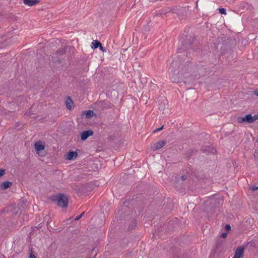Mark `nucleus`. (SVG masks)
I'll return each instance as SVG.
<instances>
[{
  "instance_id": "obj_23",
  "label": "nucleus",
  "mask_w": 258,
  "mask_h": 258,
  "mask_svg": "<svg viewBox=\"0 0 258 258\" xmlns=\"http://www.w3.org/2000/svg\"><path fill=\"white\" fill-rule=\"evenodd\" d=\"M6 173V170L4 169H0V177L3 176Z\"/></svg>"
},
{
  "instance_id": "obj_7",
  "label": "nucleus",
  "mask_w": 258,
  "mask_h": 258,
  "mask_svg": "<svg viewBox=\"0 0 258 258\" xmlns=\"http://www.w3.org/2000/svg\"><path fill=\"white\" fill-rule=\"evenodd\" d=\"M239 121L241 122H246L251 123L253 122V120H252L251 114H248L245 116L240 118Z\"/></svg>"
},
{
  "instance_id": "obj_15",
  "label": "nucleus",
  "mask_w": 258,
  "mask_h": 258,
  "mask_svg": "<svg viewBox=\"0 0 258 258\" xmlns=\"http://www.w3.org/2000/svg\"><path fill=\"white\" fill-rule=\"evenodd\" d=\"M72 104H73V102L71 98L69 96L67 97V100H66V107L68 109L71 110L72 109V106L71 105Z\"/></svg>"
},
{
  "instance_id": "obj_25",
  "label": "nucleus",
  "mask_w": 258,
  "mask_h": 258,
  "mask_svg": "<svg viewBox=\"0 0 258 258\" xmlns=\"http://www.w3.org/2000/svg\"><path fill=\"white\" fill-rule=\"evenodd\" d=\"M163 127H164V126L162 125L161 127L155 129L154 131V132L155 133V132H157L161 131L162 130H163Z\"/></svg>"
},
{
  "instance_id": "obj_1",
  "label": "nucleus",
  "mask_w": 258,
  "mask_h": 258,
  "mask_svg": "<svg viewBox=\"0 0 258 258\" xmlns=\"http://www.w3.org/2000/svg\"><path fill=\"white\" fill-rule=\"evenodd\" d=\"M177 64L176 61L172 62L171 66L169 69L171 70L170 73V78L172 82L178 83L183 81L184 76L181 73H179V71L174 69V67H176Z\"/></svg>"
},
{
  "instance_id": "obj_22",
  "label": "nucleus",
  "mask_w": 258,
  "mask_h": 258,
  "mask_svg": "<svg viewBox=\"0 0 258 258\" xmlns=\"http://www.w3.org/2000/svg\"><path fill=\"white\" fill-rule=\"evenodd\" d=\"M127 51V48H122L120 50L121 53L123 55H125V53Z\"/></svg>"
},
{
  "instance_id": "obj_3",
  "label": "nucleus",
  "mask_w": 258,
  "mask_h": 258,
  "mask_svg": "<svg viewBox=\"0 0 258 258\" xmlns=\"http://www.w3.org/2000/svg\"><path fill=\"white\" fill-rule=\"evenodd\" d=\"M66 51L63 48L60 49L53 53L51 56V61L53 62L60 63L61 59L62 58L63 55L65 54Z\"/></svg>"
},
{
  "instance_id": "obj_29",
  "label": "nucleus",
  "mask_w": 258,
  "mask_h": 258,
  "mask_svg": "<svg viewBox=\"0 0 258 258\" xmlns=\"http://www.w3.org/2000/svg\"><path fill=\"white\" fill-rule=\"evenodd\" d=\"M30 258H36V257L32 252H31L30 255Z\"/></svg>"
},
{
  "instance_id": "obj_30",
  "label": "nucleus",
  "mask_w": 258,
  "mask_h": 258,
  "mask_svg": "<svg viewBox=\"0 0 258 258\" xmlns=\"http://www.w3.org/2000/svg\"><path fill=\"white\" fill-rule=\"evenodd\" d=\"M226 236H227V233H223L221 235V237H223V238H225L226 237Z\"/></svg>"
},
{
  "instance_id": "obj_8",
  "label": "nucleus",
  "mask_w": 258,
  "mask_h": 258,
  "mask_svg": "<svg viewBox=\"0 0 258 258\" xmlns=\"http://www.w3.org/2000/svg\"><path fill=\"white\" fill-rule=\"evenodd\" d=\"M6 211L7 212L10 211L12 212V215H17L18 213V210L16 208V206L15 205H13L10 206L9 207H7L6 210H4V212Z\"/></svg>"
},
{
  "instance_id": "obj_35",
  "label": "nucleus",
  "mask_w": 258,
  "mask_h": 258,
  "mask_svg": "<svg viewBox=\"0 0 258 258\" xmlns=\"http://www.w3.org/2000/svg\"><path fill=\"white\" fill-rule=\"evenodd\" d=\"M257 142H258V139H257Z\"/></svg>"
},
{
  "instance_id": "obj_21",
  "label": "nucleus",
  "mask_w": 258,
  "mask_h": 258,
  "mask_svg": "<svg viewBox=\"0 0 258 258\" xmlns=\"http://www.w3.org/2000/svg\"><path fill=\"white\" fill-rule=\"evenodd\" d=\"M7 41V40H6L5 41V43H2V42H1V43H0V48H2L6 46V45L8 44V43H6Z\"/></svg>"
},
{
  "instance_id": "obj_32",
  "label": "nucleus",
  "mask_w": 258,
  "mask_h": 258,
  "mask_svg": "<svg viewBox=\"0 0 258 258\" xmlns=\"http://www.w3.org/2000/svg\"><path fill=\"white\" fill-rule=\"evenodd\" d=\"M132 223L133 224V225H135V224H136V221L135 220H134L133 221H132Z\"/></svg>"
},
{
  "instance_id": "obj_6",
  "label": "nucleus",
  "mask_w": 258,
  "mask_h": 258,
  "mask_svg": "<svg viewBox=\"0 0 258 258\" xmlns=\"http://www.w3.org/2000/svg\"><path fill=\"white\" fill-rule=\"evenodd\" d=\"M166 144V142L164 141H161L158 142L154 144L152 147V149L153 151H157L163 147H164Z\"/></svg>"
},
{
  "instance_id": "obj_24",
  "label": "nucleus",
  "mask_w": 258,
  "mask_h": 258,
  "mask_svg": "<svg viewBox=\"0 0 258 258\" xmlns=\"http://www.w3.org/2000/svg\"><path fill=\"white\" fill-rule=\"evenodd\" d=\"M250 189L252 191H254L255 190H257L258 189V186H256L255 185H253L250 187Z\"/></svg>"
},
{
  "instance_id": "obj_13",
  "label": "nucleus",
  "mask_w": 258,
  "mask_h": 258,
  "mask_svg": "<svg viewBox=\"0 0 258 258\" xmlns=\"http://www.w3.org/2000/svg\"><path fill=\"white\" fill-rule=\"evenodd\" d=\"M116 0H104L103 5L106 9H107V7H110L111 6H114L116 4Z\"/></svg>"
},
{
  "instance_id": "obj_17",
  "label": "nucleus",
  "mask_w": 258,
  "mask_h": 258,
  "mask_svg": "<svg viewBox=\"0 0 258 258\" xmlns=\"http://www.w3.org/2000/svg\"><path fill=\"white\" fill-rule=\"evenodd\" d=\"M94 114V112L93 111H92V110H87V111H85L84 113H83V115H85V117L86 118H91V117H92L93 116V114Z\"/></svg>"
},
{
  "instance_id": "obj_5",
  "label": "nucleus",
  "mask_w": 258,
  "mask_h": 258,
  "mask_svg": "<svg viewBox=\"0 0 258 258\" xmlns=\"http://www.w3.org/2000/svg\"><path fill=\"white\" fill-rule=\"evenodd\" d=\"M244 248L243 247H239L235 251L233 258H243V257Z\"/></svg>"
},
{
  "instance_id": "obj_14",
  "label": "nucleus",
  "mask_w": 258,
  "mask_h": 258,
  "mask_svg": "<svg viewBox=\"0 0 258 258\" xmlns=\"http://www.w3.org/2000/svg\"><path fill=\"white\" fill-rule=\"evenodd\" d=\"M12 185V182L9 181H4L0 185V188L2 189H6L9 188Z\"/></svg>"
},
{
  "instance_id": "obj_10",
  "label": "nucleus",
  "mask_w": 258,
  "mask_h": 258,
  "mask_svg": "<svg viewBox=\"0 0 258 258\" xmlns=\"http://www.w3.org/2000/svg\"><path fill=\"white\" fill-rule=\"evenodd\" d=\"M128 206H129V202L127 201H125L122 205L120 207V210L121 211L122 213H124L125 214L126 212L128 211Z\"/></svg>"
},
{
  "instance_id": "obj_2",
  "label": "nucleus",
  "mask_w": 258,
  "mask_h": 258,
  "mask_svg": "<svg viewBox=\"0 0 258 258\" xmlns=\"http://www.w3.org/2000/svg\"><path fill=\"white\" fill-rule=\"evenodd\" d=\"M53 202H56L58 206L61 208H67L68 206V198L63 194H58L52 197Z\"/></svg>"
},
{
  "instance_id": "obj_16",
  "label": "nucleus",
  "mask_w": 258,
  "mask_h": 258,
  "mask_svg": "<svg viewBox=\"0 0 258 258\" xmlns=\"http://www.w3.org/2000/svg\"><path fill=\"white\" fill-rule=\"evenodd\" d=\"M101 44L100 42L97 40H93L91 43V47L93 49H96L99 47Z\"/></svg>"
},
{
  "instance_id": "obj_26",
  "label": "nucleus",
  "mask_w": 258,
  "mask_h": 258,
  "mask_svg": "<svg viewBox=\"0 0 258 258\" xmlns=\"http://www.w3.org/2000/svg\"><path fill=\"white\" fill-rule=\"evenodd\" d=\"M252 120H253V122L258 119V114L255 115L254 116H252Z\"/></svg>"
},
{
  "instance_id": "obj_12",
  "label": "nucleus",
  "mask_w": 258,
  "mask_h": 258,
  "mask_svg": "<svg viewBox=\"0 0 258 258\" xmlns=\"http://www.w3.org/2000/svg\"><path fill=\"white\" fill-rule=\"evenodd\" d=\"M23 3L25 5L29 6H33L39 3V0H24Z\"/></svg>"
},
{
  "instance_id": "obj_27",
  "label": "nucleus",
  "mask_w": 258,
  "mask_h": 258,
  "mask_svg": "<svg viewBox=\"0 0 258 258\" xmlns=\"http://www.w3.org/2000/svg\"><path fill=\"white\" fill-rule=\"evenodd\" d=\"M99 49L101 50H102L103 52H105L106 51V49L102 46L101 44L99 46Z\"/></svg>"
},
{
  "instance_id": "obj_31",
  "label": "nucleus",
  "mask_w": 258,
  "mask_h": 258,
  "mask_svg": "<svg viewBox=\"0 0 258 258\" xmlns=\"http://www.w3.org/2000/svg\"><path fill=\"white\" fill-rule=\"evenodd\" d=\"M253 93L254 95H255L256 96H257L258 97V90H255L253 92Z\"/></svg>"
},
{
  "instance_id": "obj_33",
  "label": "nucleus",
  "mask_w": 258,
  "mask_h": 258,
  "mask_svg": "<svg viewBox=\"0 0 258 258\" xmlns=\"http://www.w3.org/2000/svg\"><path fill=\"white\" fill-rule=\"evenodd\" d=\"M182 179L183 180H184L186 179V177L185 176H182Z\"/></svg>"
},
{
  "instance_id": "obj_34",
  "label": "nucleus",
  "mask_w": 258,
  "mask_h": 258,
  "mask_svg": "<svg viewBox=\"0 0 258 258\" xmlns=\"http://www.w3.org/2000/svg\"><path fill=\"white\" fill-rule=\"evenodd\" d=\"M133 68H134V67H135V64H133Z\"/></svg>"
},
{
  "instance_id": "obj_20",
  "label": "nucleus",
  "mask_w": 258,
  "mask_h": 258,
  "mask_svg": "<svg viewBox=\"0 0 258 258\" xmlns=\"http://www.w3.org/2000/svg\"><path fill=\"white\" fill-rule=\"evenodd\" d=\"M85 213V212H83V213H82L80 215L77 216L75 219V220L77 221V220H79L80 219H81L82 216H83V215Z\"/></svg>"
},
{
  "instance_id": "obj_4",
  "label": "nucleus",
  "mask_w": 258,
  "mask_h": 258,
  "mask_svg": "<svg viewBox=\"0 0 258 258\" xmlns=\"http://www.w3.org/2000/svg\"><path fill=\"white\" fill-rule=\"evenodd\" d=\"M93 135L92 130H89L87 131H83L81 134V139L82 141L86 140L89 137Z\"/></svg>"
},
{
  "instance_id": "obj_9",
  "label": "nucleus",
  "mask_w": 258,
  "mask_h": 258,
  "mask_svg": "<svg viewBox=\"0 0 258 258\" xmlns=\"http://www.w3.org/2000/svg\"><path fill=\"white\" fill-rule=\"evenodd\" d=\"M34 146L37 153H39L40 151L43 150L45 148L44 144H42V142L41 141L36 142L34 144Z\"/></svg>"
},
{
  "instance_id": "obj_18",
  "label": "nucleus",
  "mask_w": 258,
  "mask_h": 258,
  "mask_svg": "<svg viewBox=\"0 0 258 258\" xmlns=\"http://www.w3.org/2000/svg\"><path fill=\"white\" fill-rule=\"evenodd\" d=\"M204 151H205V152H207L208 153H212V154H214L215 153H216V149L214 148V147H208V149H203Z\"/></svg>"
},
{
  "instance_id": "obj_11",
  "label": "nucleus",
  "mask_w": 258,
  "mask_h": 258,
  "mask_svg": "<svg viewBox=\"0 0 258 258\" xmlns=\"http://www.w3.org/2000/svg\"><path fill=\"white\" fill-rule=\"evenodd\" d=\"M78 155L76 151H69L67 153L66 159L68 160H72L75 159Z\"/></svg>"
},
{
  "instance_id": "obj_28",
  "label": "nucleus",
  "mask_w": 258,
  "mask_h": 258,
  "mask_svg": "<svg viewBox=\"0 0 258 258\" xmlns=\"http://www.w3.org/2000/svg\"><path fill=\"white\" fill-rule=\"evenodd\" d=\"M225 228L227 230H229L231 229V227H230V225L227 224V225H226Z\"/></svg>"
},
{
  "instance_id": "obj_19",
  "label": "nucleus",
  "mask_w": 258,
  "mask_h": 258,
  "mask_svg": "<svg viewBox=\"0 0 258 258\" xmlns=\"http://www.w3.org/2000/svg\"><path fill=\"white\" fill-rule=\"evenodd\" d=\"M219 11L220 13L221 14H224V15H226V10L224 8H220V9H219Z\"/></svg>"
}]
</instances>
